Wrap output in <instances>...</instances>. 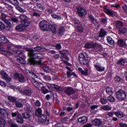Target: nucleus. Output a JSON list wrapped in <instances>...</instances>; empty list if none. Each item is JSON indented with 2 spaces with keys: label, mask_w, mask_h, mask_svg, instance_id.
I'll return each mask as SVG.
<instances>
[{
  "label": "nucleus",
  "mask_w": 127,
  "mask_h": 127,
  "mask_svg": "<svg viewBox=\"0 0 127 127\" xmlns=\"http://www.w3.org/2000/svg\"><path fill=\"white\" fill-rule=\"evenodd\" d=\"M23 116L24 119H29L30 118V115L29 114V112L24 113Z\"/></svg>",
  "instance_id": "nucleus-45"
},
{
  "label": "nucleus",
  "mask_w": 127,
  "mask_h": 127,
  "mask_svg": "<svg viewBox=\"0 0 127 127\" xmlns=\"http://www.w3.org/2000/svg\"><path fill=\"white\" fill-rule=\"evenodd\" d=\"M127 63V61L125 59H121L117 62V64L119 65H124L125 64Z\"/></svg>",
  "instance_id": "nucleus-28"
},
{
  "label": "nucleus",
  "mask_w": 127,
  "mask_h": 127,
  "mask_svg": "<svg viewBox=\"0 0 127 127\" xmlns=\"http://www.w3.org/2000/svg\"><path fill=\"white\" fill-rule=\"evenodd\" d=\"M87 121L88 118L86 117V116H82L78 118L77 122L81 125H84V124H86L87 123Z\"/></svg>",
  "instance_id": "nucleus-12"
},
{
  "label": "nucleus",
  "mask_w": 127,
  "mask_h": 127,
  "mask_svg": "<svg viewBox=\"0 0 127 127\" xmlns=\"http://www.w3.org/2000/svg\"><path fill=\"white\" fill-rule=\"evenodd\" d=\"M14 76L16 80H18V81H19V82L20 83H24V82H25V78L23 75L16 72L14 74Z\"/></svg>",
  "instance_id": "nucleus-7"
},
{
  "label": "nucleus",
  "mask_w": 127,
  "mask_h": 127,
  "mask_svg": "<svg viewBox=\"0 0 127 127\" xmlns=\"http://www.w3.org/2000/svg\"><path fill=\"white\" fill-rule=\"evenodd\" d=\"M105 35H107V31L101 29L98 35L99 37H105Z\"/></svg>",
  "instance_id": "nucleus-18"
},
{
  "label": "nucleus",
  "mask_w": 127,
  "mask_h": 127,
  "mask_svg": "<svg viewBox=\"0 0 127 127\" xmlns=\"http://www.w3.org/2000/svg\"><path fill=\"white\" fill-rule=\"evenodd\" d=\"M88 56L86 54L80 53L79 56V61L81 65L87 66L89 67V60H88Z\"/></svg>",
  "instance_id": "nucleus-2"
},
{
  "label": "nucleus",
  "mask_w": 127,
  "mask_h": 127,
  "mask_svg": "<svg viewBox=\"0 0 127 127\" xmlns=\"http://www.w3.org/2000/svg\"><path fill=\"white\" fill-rule=\"evenodd\" d=\"M43 78L45 80H46V81H51V77H50V76L45 75Z\"/></svg>",
  "instance_id": "nucleus-53"
},
{
  "label": "nucleus",
  "mask_w": 127,
  "mask_h": 127,
  "mask_svg": "<svg viewBox=\"0 0 127 127\" xmlns=\"http://www.w3.org/2000/svg\"><path fill=\"white\" fill-rule=\"evenodd\" d=\"M35 105L36 107H40L41 103L38 100H36L35 102Z\"/></svg>",
  "instance_id": "nucleus-56"
},
{
  "label": "nucleus",
  "mask_w": 127,
  "mask_h": 127,
  "mask_svg": "<svg viewBox=\"0 0 127 127\" xmlns=\"http://www.w3.org/2000/svg\"><path fill=\"white\" fill-rule=\"evenodd\" d=\"M116 82H121L122 81V78L120 76H116L114 79Z\"/></svg>",
  "instance_id": "nucleus-54"
},
{
  "label": "nucleus",
  "mask_w": 127,
  "mask_h": 127,
  "mask_svg": "<svg viewBox=\"0 0 127 127\" xmlns=\"http://www.w3.org/2000/svg\"><path fill=\"white\" fill-rule=\"evenodd\" d=\"M49 30H51V31L53 33H54L55 34L57 33V30H56V27L53 25L50 24Z\"/></svg>",
  "instance_id": "nucleus-19"
},
{
  "label": "nucleus",
  "mask_w": 127,
  "mask_h": 127,
  "mask_svg": "<svg viewBox=\"0 0 127 127\" xmlns=\"http://www.w3.org/2000/svg\"><path fill=\"white\" fill-rule=\"evenodd\" d=\"M36 6H37V7L38 8H39V9H44V7H43V6L42 5V4H41V3H36Z\"/></svg>",
  "instance_id": "nucleus-51"
},
{
  "label": "nucleus",
  "mask_w": 127,
  "mask_h": 127,
  "mask_svg": "<svg viewBox=\"0 0 127 127\" xmlns=\"http://www.w3.org/2000/svg\"><path fill=\"white\" fill-rule=\"evenodd\" d=\"M21 20L22 21V23L24 24L26 26H28L30 24V22L28 21L27 17L24 15H22L19 17Z\"/></svg>",
  "instance_id": "nucleus-8"
},
{
  "label": "nucleus",
  "mask_w": 127,
  "mask_h": 127,
  "mask_svg": "<svg viewBox=\"0 0 127 127\" xmlns=\"http://www.w3.org/2000/svg\"><path fill=\"white\" fill-rule=\"evenodd\" d=\"M77 12L80 16H84L87 14V11L81 7L77 8Z\"/></svg>",
  "instance_id": "nucleus-11"
},
{
  "label": "nucleus",
  "mask_w": 127,
  "mask_h": 127,
  "mask_svg": "<svg viewBox=\"0 0 127 127\" xmlns=\"http://www.w3.org/2000/svg\"><path fill=\"white\" fill-rule=\"evenodd\" d=\"M120 127H127V125L124 123H121Z\"/></svg>",
  "instance_id": "nucleus-64"
},
{
  "label": "nucleus",
  "mask_w": 127,
  "mask_h": 127,
  "mask_svg": "<svg viewBox=\"0 0 127 127\" xmlns=\"http://www.w3.org/2000/svg\"><path fill=\"white\" fill-rule=\"evenodd\" d=\"M101 109L104 110V111H111L112 110V107L110 105H106L101 107Z\"/></svg>",
  "instance_id": "nucleus-29"
},
{
  "label": "nucleus",
  "mask_w": 127,
  "mask_h": 127,
  "mask_svg": "<svg viewBox=\"0 0 127 127\" xmlns=\"http://www.w3.org/2000/svg\"><path fill=\"white\" fill-rule=\"evenodd\" d=\"M52 86H54L53 87H54V88H55V89L57 90V91H58V92H59V93H61V92H62V88H60L58 85H55V84H52Z\"/></svg>",
  "instance_id": "nucleus-38"
},
{
  "label": "nucleus",
  "mask_w": 127,
  "mask_h": 127,
  "mask_svg": "<svg viewBox=\"0 0 127 127\" xmlns=\"http://www.w3.org/2000/svg\"><path fill=\"white\" fill-rule=\"evenodd\" d=\"M0 51H1V52H3V53H7L8 55H12V54L5 50H4V48H3V47L0 46Z\"/></svg>",
  "instance_id": "nucleus-27"
},
{
  "label": "nucleus",
  "mask_w": 127,
  "mask_h": 127,
  "mask_svg": "<svg viewBox=\"0 0 127 127\" xmlns=\"http://www.w3.org/2000/svg\"><path fill=\"white\" fill-rule=\"evenodd\" d=\"M64 31H65V29L63 27H61L59 30V34L60 35H62L64 33Z\"/></svg>",
  "instance_id": "nucleus-41"
},
{
  "label": "nucleus",
  "mask_w": 127,
  "mask_h": 127,
  "mask_svg": "<svg viewBox=\"0 0 127 127\" xmlns=\"http://www.w3.org/2000/svg\"><path fill=\"white\" fill-rule=\"evenodd\" d=\"M0 127H5V120L0 117Z\"/></svg>",
  "instance_id": "nucleus-32"
},
{
  "label": "nucleus",
  "mask_w": 127,
  "mask_h": 127,
  "mask_svg": "<svg viewBox=\"0 0 127 127\" xmlns=\"http://www.w3.org/2000/svg\"><path fill=\"white\" fill-rule=\"evenodd\" d=\"M76 30L78 32L82 33L84 31V28L82 25H79L76 27Z\"/></svg>",
  "instance_id": "nucleus-24"
},
{
  "label": "nucleus",
  "mask_w": 127,
  "mask_h": 127,
  "mask_svg": "<svg viewBox=\"0 0 127 127\" xmlns=\"http://www.w3.org/2000/svg\"><path fill=\"white\" fill-rule=\"evenodd\" d=\"M52 17L53 18L57 19H61V16H59L56 14H53L51 15Z\"/></svg>",
  "instance_id": "nucleus-47"
},
{
  "label": "nucleus",
  "mask_w": 127,
  "mask_h": 127,
  "mask_svg": "<svg viewBox=\"0 0 127 127\" xmlns=\"http://www.w3.org/2000/svg\"><path fill=\"white\" fill-rule=\"evenodd\" d=\"M49 23L45 21V20H42L39 23V26L40 29L43 31H48L50 27Z\"/></svg>",
  "instance_id": "nucleus-6"
},
{
  "label": "nucleus",
  "mask_w": 127,
  "mask_h": 127,
  "mask_svg": "<svg viewBox=\"0 0 127 127\" xmlns=\"http://www.w3.org/2000/svg\"><path fill=\"white\" fill-rule=\"evenodd\" d=\"M0 29L1 30H3L5 29V25L2 22L0 21Z\"/></svg>",
  "instance_id": "nucleus-49"
},
{
  "label": "nucleus",
  "mask_w": 127,
  "mask_h": 127,
  "mask_svg": "<svg viewBox=\"0 0 127 127\" xmlns=\"http://www.w3.org/2000/svg\"><path fill=\"white\" fill-rule=\"evenodd\" d=\"M7 99L8 101H10V102H12L13 103H15V102H16V99L15 98L12 96H8Z\"/></svg>",
  "instance_id": "nucleus-43"
},
{
  "label": "nucleus",
  "mask_w": 127,
  "mask_h": 127,
  "mask_svg": "<svg viewBox=\"0 0 127 127\" xmlns=\"http://www.w3.org/2000/svg\"><path fill=\"white\" fill-rule=\"evenodd\" d=\"M115 115L116 117H118V118H120V119L125 117V114L122 112H115Z\"/></svg>",
  "instance_id": "nucleus-21"
},
{
  "label": "nucleus",
  "mask_w": 127,
  "mask_h": 127,
  "mask_svg": "<svg viewBox=\"0 0 127 127\" xmlns=\"http://www.w3.org/2000/svg\"><path fill=\"white\" fill-rule=\"evenodd\" d=\"M108 100L109 102L113 103V102H115V97H113L112 96H111L110 95V96L108 97Z\"/></svg>",
  "instance_id": "nucleus-48"
},
{
  "label": "nucleus",
  "mask_w": 127,
  "mask_h": 127,
  "mask_svg": "<svg viewBox=\"0 0 127 127\" xmlns=\"http://www.w3.org/2000/svg\"><path fill=\"white\" fill-rule=\"evenodd\" d=\"M26 50V51H28L30 53H29V56H30V59L28 61V62H29L30 59H33V57H32L34 51H35V52H43L45 51V49L40 46H38L35 47L34 48V50L27 48Z\"/></svg>",
  "instance_id": "nucleus-3"
},
{
  "label": "nucleus",
  "mask_w": 127,
  "mask_h": 127,
  "mask_svg": "<svg viewBox=\"0 0 127 127\" xmlns=\"http://www.w3.org/2000/svg\"><path fill=\"white\" fill-rule=\"evenodd\" d=\"M101 22H102V23H103V24H106V23H107V18H102L101 19Z\"/></svg>",
  "instance_id": "nucleus-61"
},
{
  "label": "nucleus",
  "mask_w": 127,
  "mask_h": 127,
  "mask_svg": "<svg viewBox=\"0 0 127 127\" xmlns=\"http://www.w3.org/2000/svg\"><path fill=\"white\" fill-rule=\"evenodd\" d=\"M32 83L35 87H37V88H39L42 86V84L39 83L36 81L34 78L32 79L31 80Z\"/></svg>",
  "instance_id": "nucleus-17"
},
{
  "label": "nucleus",
  "mask_w": 127,
  "mask_h": 127,
  "mask_svg": "<svg viewBox=\"0 0 127 127\" xmlns=\"http://www.w3.org/2000/svg\"><path fill=\"white\" fill-rule=\"evenodd\" d=\"M36 119L38 120L39 123H45L47 120V116L46 115H42L41 112H35Z\"/></svg>",
  "instance_id": "nucleus-4"
},
{
  "label": "nucleus",
  "mask_w": 127,
  "mask_h": 127,
  "mask_svg": "<svg viewBox=\"0 0 127 127\" xmlns=\"http://www.w3.org/2000/svg\"><path fill=\"white\" fill-rule=\"evenodd\" d=\"M15 106L16 108H22V107H23V104H22V103L21 102L17 101L15 103Z\"/></svg>",
  "instance_id": "nucleus-46"
},
{
  "label": "nucleus",
  "mask_w": 127,
  "mask_h": 127,
  "mask_svg": "<svg viewBox=\"0 0 127 127\" xmlns=\"http://www.w3.org/2000/svg\"><path fill=\"white\" fill-rule=\"evenodd\" d=\"M56 114L57 115V116L59 115L60 117H62V116H63L65 114V112H56Z\"/></svg>",
  "instance_id": "nucleus-59"
},
{
  "label": "nucleus",
  "mask_w": 127,
  "mask_h": 127,
  "mask_svg": "<svg viewBox=\"0 0 127 127\" xmlns=\"http://www.w3.org/2000/svg\"><path fill=\"white\" fill-rule=\"evenodd\" d=\"M123 23L121 21H117L116 23V28L118 29H120L122 27H123Z\"/></svg>",
  "instance_id": "nucleus-23"
},
{
  "label": "nucleus",
  "mask_w": 127,
  "mask_h": 127,
  "mask_svg": "<svg viewBox=\"0 0 127 127\" xmlns=\"http://www.w3.org/2000/svg\"><path fill=\"white\" fill-rule=\"evenodd\" d=\"M29 73L30 75L32 76V79H36L38 78L37 75H36V74H35L34 72L29 71Z\"/></svg>",
  "instance_id": "nucleus-44"
},
{
  "label": "nucleus",
  "mask_w": 127,
  "mask_h": 127,
  "mask_svg": "<svg viewBox=\"0 0 127 127\" xmlns=\"http://www.w3.org/2000/svg\"><path fill=\"white\" fill-rule=\"evenodd\" d=\"M107 102H108V100L105 98H103L101 100V102L102 104H107Z\"/></svg>",
  "instance_id": "nucleus-55"
},
{
  "label": "nucleus",
  "mask_w": 127,
  "mask_h": 127,
  "mask_svg": "<svg viewBox=\"0 0 127 127\" xmlns=\"http://www.w3.org/2000/svg\"><path fill=\"white\" fill-rule=\"evenodd\" d=\"M119 33L120 34H125L127 33V28L125 27H122L119 29Z\"/></svg>",
  "instance_id": "nucleus-26"
},
{
  "label": "nucleus",
  "mask_w": 127,
  "mask_h": 127,
  "mask_svg": "<svg viewBox=\"0 0 127 127\" xmlns=\"http://www.w3.org/2000/svg\"><path fill=\"white\" fill-rule=\"evenodd\" d=\"M34 16H36V17H40V13L37 12H34L33 13V15Z\"/></svg>",
  "instance_id": "nucleus-57"
},
{
  "label": "nucleus",
  "mask_w": 127,
  "mask_h": 127,
  "mask_svg": "<svg viewBox=\"0 0 127 127\" xmlns=\"http://www.w3.org/2000/svg\"><path fill=\"white\" fill-rule=\"evenodd\" d=\"M81 74L84 76H88L89 75V73L88 72V69L86 68L85 71L82 70Z\"/></svg>",
  "instance_id": "nucleus-52"
},
{
  "label": "nucleus",
  "mask_w": 127,
  "mask_h": 127,
  "mask_svg": "<svg viewBox=\"0 0 127 127\" xmlns=\"http://www.w3.org/2000/svg\"><path fill=\"white\" fill-rule=\"evenodd\" d=\"M88 17L91 22H92L94 24H95V22H94V21H95V22H97V20H95V18H94V17H93L92 15H89Z\"/></svg>",
  "instance_id": "nucleus-42"
},
{
  "label": "nucleus",
  "mask_w": 127,
  "mask_h": 127,
  "mask_svg": "<svg viewBox=\"0 0 127 127\" xmlns=\"http://www.w3.org/2000/svg\"><path fill=\"white\" fill-rule=\"evenodd\" d=\"M102 120L100 119H95L92 121V125L96 127H99L102 125Z\"/></svg>",
  "instance_id": "nucleus-14"
},
{
  "label": "nucleus",
  "mask_w": 127,
  "mask_h": 127,
  "mask_svg": "<svg viewBox=\"0 0 127 127\" xmlns=\"http://www.w3.org/2000/svg\"><path fill=\"white\" fill-rule=\"evenodd\" d=\"M1 76L3 79H4L7 83H9L11 81V78L8 77V74L5 72V71L2 70L1 71Z\"/></svg>",
  "instance_id": "nucleus-9"
},
{
  "label": "nucleus",
  "mask_w": 127,
  "mask_h": 127,
  "mask_svg": "<svg viewBox=\"0 0 127 127\" xmlns=\"http://www.w3.org/2000/svg\"><path fill=\"white\" fill-rule=\"evenodd\" d=\"M20 94H23L26 96H31V94H32V92L30 89H26L24 91L20 90Z\"/></svg>",
  "instance_id": "nucleus-15"
},
{
  "label": "nucleus",
  "mask_w": 127,
  "mask_h": 127,
  "mask_svg": "<svg viewBox=\"0 0 127 127\" xmlns=\"http://www.w3.org/2000/svg\"><path fill=\"white\" fill-rule=\"evenodd\" d=\"M41 87V91L43 94H47V93L49 92V91L48 90V89L45 88V86H43L42 85Z\"/></svg>",
  "instance_id": "nucleus-33"
},
{
  "label": "nucleus",
  "mask_w": 127,
  "mask_h": 127,
  "mask_svg": "<svg viewBox=\"0 0 127 127\" xmlns=\"http://www.w3.org/2000/svg\"><path fill=\"white\" fill-rule=\"evenodd\" d=\"M84 47L85 48H87V49H89L90 48H94L95 44L87 43L85 45Z\"/></svg>",
  "instance_id": "nucleus-25"
},
{
  "label": "nucleus",
  "mask_w": 127,
  "mask_h": 127,
  "mask_svg": "<svg viewBox=\"0 0 127 127\" xmlns=\"http://www.w3.org/2000/svg\"><path fill=\"white\" fill-rule=\"evenodd\" d=\"M18 60L19 61V63L21 64H25V60H24V56L23 57H20L19 59H18Z\"/></svg>",
  "instance_id": "nucleus-40"
},
{
  "label": "nucleus",
  "mask_w": 127,
  "mask_h": 127,
  "mask_svg": "<svg viewBox=\"0 0 127 127\" xmlns=\"http://www.w3.org/2000/svg\"><path fill=\"white\" fill-rule=\"evenodd\" d=\"M6 1H8L10 2V3H11L12 4H13V5H16V6H17L19 4V2H18V1L17 0H6Z\"/></svg>",
  "instance_id": "nucleus-20"
},
{
  "label": "nucleus",
  "mask_w": 127,
  "mask_h": 127,
  "mask_svg": "<svg viewBox=\"0 0 127 127\" xmlns=\"http://www.w3.org/2000/svg\"><path fill=\"white\" fill-rule=\"evenodd\" d=\"M107 42L110 45H114V44H115V41L111 38V37H108L107 38Z\"/></svg>",
  "instance_id": "nucleus-31"
},
{
  "label": "nucleus",
  "mask_w": 127,
  "mask_h": 127,
  "mask_svg": "<svg viewBox=\"0 0 127 127\" xmlns=\"http://www.w3.org/2000/svg\"><path fill=\"white\" fill-rule=\"evenodd\" d=\"M28 26L25 25L24 24L22 23V24L18 25L15 27L16 30L17 31H23Z\"/></svg>",
  "instance_id": "nucleus-13"
},
{
  "label": "nucleus",
  "mask_w": 127,
  "mask_h": 127,
  "mask_svg": "<svg viewBox=\"0 0 127 127\" xmlns=\"http://www.w3.org/2000/svg\"><path fill=\"white\" fill-rule=\"evenodd\" d=\"M0 39H1V42H2V43H8L7 39L5 37H1Z\"/></svg>",
  "instance_id": "nucleus-39"
},
{
  "label": "nucleus",
  "mask_w": 127,
  "mask_h": 127,
  "mask_svg": "<svg viewBox=\"0 0 127 127\" xmlns=\"http://www.w3.org/2000/svg\"><path fill=\"white\" fill-rule=\"evenodd\" d=\"M16 53L19 56V58H20V57H24V55H23V52L22 51L17 50Z\"/></svg>",
  "instance_id": "nucleus-35"
},
{
  "label": "nucleus",
  "mask_w": 127,
  "mask_h": 127,
  "mask_svg": "<svg viewBox=\"0 0 127 127\" xmlns=\"http://www.w3.org/2000/svg\"><path fill=\"white\" fill-rule=\"evenodd\" d=\"M1 20H3V21H4V20H6V19L5 18H6V15L5 14L3 13H1Z\"/></svg>",
  "instance_id": "nucleus-50"
},
{
  "label": "nucleus",
  "mask_w": 127,
  "mask_h": 127,
  "mask_svg": "<svg viewBox=\"0 0 127 127\" xmlns=\"http://www.w3.org/2000/svg\"><path fill=\"white\" fill-rule=\"evenodd\" d=\"M17 9L20 11V12H25V10L22 9V8L20 7H18Z\"/></svg>",
  "instance_id": "nucleus-60"
},
{
  "label": "nucleus",
  "mask_w": 127,
  "mask_h": 127,
  "mask_svg": "<svg viewBox=\"0 0 127 127\" xmlns=\"http://www.w3.org/2000/svg\"><path fill=\"white\" fill-rule=\"evenodd\" d=\"M64 92L67 96H71L72 95H74L76 91L74 90V89L71 87H67L64 90Z\"/></svg>",
  "instance_id": "nucleus-10"
},
{
  "label": "nucleus",
  "mask_w": 127,
  "mask_h": 127,
  "mask_svg": "<svg viewBox=\"0 0 127 127\" xmlns=\"http://www.w3.org/2000/svg\"><path fill=\"white\" fill-rule=\"evenodd\" d=\"M106 92L108 95H113V89L111 87H107L106 89Z\"/></svg>",
  "instance_id": "nucleus-37"
},
{
  "label": "nucleus",
  "mask_w": 127,
  "mask_h": 127,
  "mask_svg": "<svg viewBox=\"0 0 127 127\" xmlns=\"http://www.w3.org/2000/svg\"><path fill=\"white\" fill-rule=\"evenodd\" d=\"M55 127H64V126L63 124L59 123L56 125Z\"/></svg>",
  "instance_id": "nucleus-63"
},
{
  "label": "nucleus",
  "mask_w": 127,
  "mask_h": 127,
  "mask_svg": "<svg viewBox=\"0 0 127 127\" xmlns=\"http://www.w3.org/2000/svg\"><path fill=\"white\" fill-rule=\"evenodd\" d=\"M16 121L18 124H20V125H21V124H23V119L20 117V115L17 116Z\"/></svg>",
  "instance_id": "nucleus-36"
},
{
  "label": "nucleus",
  "mask_w": 127,
  "mask_h": 127,
  "mask_svg": "<svg viewBox=\"0 0 127 127\" xmlns=\"http://www.w3.org/2000/svg\"><path fill=\"white\" fill-rule=\"evenodd\" d=\"M95 67L97 71H99L100 72H102L105 70V68L100 65L95 64Z\"/></svg>",
  "instance_id": "nucleus-22"
},
{
  "label": "nucleus",
  "mask_w": 127,
  "mask_h": 127,
  "mask_svg": "<svg viewBox=\"0 0 127 127\" xmlns=\"http://www.w3.org/2000/svg\"><path fill=\"white\" fill-rule=\"evenodd\" d=\"M127 97V93L125 91L120 89L116 93V98L119 101H123Z\"/></svg>",
  "instance_id": "nucleus-5"
},
{
  "label": "nucleus",
  "mask_w": 127,
  "mask_h": 127,
  "mask_svg": "<svg viewBox=\"0 0 127 127\" xmlns=\"http://www.w3.org/2000/svg\"><path fill=\"white\" fill-rule=\"evenodd\" d=\"M122 8L125 10L126 12H127V5L126 4H125L122 6Z\"/></svg>",
  "instance_id": "nucleus-62"
},
{
  "label": "nucleus",
  "mask_w": 127,
  "mask_h": 127,
  "mask_svg": "<svg viewBox=\"0 0 127 127\" xmlns=\"http://www.w3.org/2000/svg\"><path fill=\"white\" fill-rule=\"evenodd\" d=\"M72 21L73 23H75V24H79V23H80V21H79V20L76 18L73 19Z\"/></svg>",
  "instance_id": "nucleus-58"
},
{
  "label": "nucleus",
  "mask_w": 127,
  "mask_h": 127,
  "mask_svg": "<svg viewBox=\"0 0 127 127\" xmlns=\"http://www.w3.org/2000/svg\"><path fill=\"white\" fill-rule=\"evenodd\" d=\"M117 43L119 46H120V47H125L127 46V44L126 43V42L122 39L118 40Z\"/></svg>",
  "instance_id": "nucleus-16"
},
{
  "label": "nucleus",
  "mask_w": 127,
  "mask_h": 127,
  "mask_svg": "<svg viewBox=\"0 0 127 127\" xmlns=\"http://www.w3.org/2000/svg\"><path fill=\"white\" fill-rule=\"evenodd\" d=\"M28 65H39L42 68V70L46 73H50L51 72V68L49 66L45 65L41 62V61H36L33 59H31L29 62L27 63Z\"/></svg>",
  "instance_id": "nucleus-1"
},
{
  "label": "nucleus",
  "mask_w": 127,
  "mask_h": 127,
  "mask_svg": "<svg viewBox=\"0 0 127 127\" xmlns=\"http://www.w3.org/2000/svg\"><path fill=\"white\" fill-rule=\"evenodd\" d=\"M104 11L107 14H108L110 16H113V12H112V11H111V10H110L107 8H104Z\"/></svg>",
  "instance_id": "nucleus-30"
},
{
  "label": "nucleus",
  "mask_w": 127,
  "mask_h": 127,
  "mask_svg": "<svg viewBox=\"0 0 127 127\" xmlns=\"http://www.w3.org/2000/svg\"><path fill=\"white\" fill-rule=\"evenodd\" d=\"M4 22L7 25V26H9V27H12V23L11 21L6 19L4 21Z\"/></svg>",
  "instance_id": "nucleus-34"
}]
</instances>
